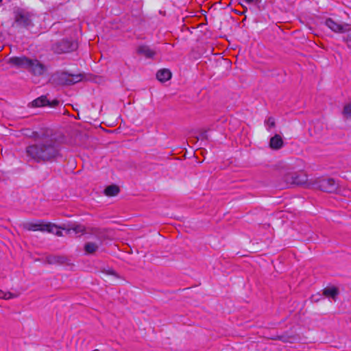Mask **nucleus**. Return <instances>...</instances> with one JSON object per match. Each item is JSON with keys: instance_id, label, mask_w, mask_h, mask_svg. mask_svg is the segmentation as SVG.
<instances>
[{"instance_id": "nucleus-1", "label": "nucleus", "mask_w": 351, "mask_h": 351, "mask_svg": "<svg viewBox=\"0 0 351 351\" xmlns=\"http://www.w3.org/2000/svg\"><path fill=\"white\" fill-rule=\"evenodd\" d=\"M36 141V143L26 149L27 156L36 161H47L55 158L59 154L55 138L50 130L25 133Z\"/></svg>"}, {"instance_id": "nucleus-2", "label": "nucleus", "mask_w": 351, "mask_h": 351, "mask_svg": "<svg viewBox=\"0 0 351 351\" xmlns=\"http://www.w3.org/2000/svg\"><path fill=\"white\" fill-rule=\"evenodd\" d=\"M8 62L16 67L26 69L34 75H43L47 71V66L39 60L25 56L10 58Z\"/></svg>"}, {"instance_id": "nucleus-3", "label": "nucleus", "mask_w": 351, "mask_h": 351, "mask_svg": "<svg viewBox=\"0 0 351 351\" xmlns=\"http://www.w3.org/2000/svg\"><path fill=\"white\" fill-rule=\"evenodd\" d=\"M311 185L315 189H317L326 193H337L338 195L340 193H337L338 183L331 178H318L313 180H311ZM341 195L347 196L348 194H341Z\"/></svg>"}, {"instance_id": "nucleus-4", "label": "nucleus", "mask_w": 351, "mask_h": 351, "mask_svg": "<svg viewBox=\"0 0 351 351\" xmlns=\"http://www.w3.org/2000/svg\"><path fill=\"white\" fill-rule=\"evenodd\" d=\"M284 181L290 185H303L306 184L308 187L311 186V181L308 182V176L304 172H289L284 175Z\"/></svg>"}, {"instance_id": "nucleus-5", "label": "nucleus", "mask_w": 351, "mask_h": 351, "mask_svg": "<svg viewBox=\"0 0 351 351\" xmlns=\"http://www.w3.org/2000/svg\"><path fill=\"white\" fill-rule=\"evenodd\" d=\"M24 228L29 231H47L53 232V229L56 226L51 223H44L43 221L28 222L24 224Z\"/></svg>"}, {"instance_id": "nucleus-6", "label": "nucleus", "mask_w": 351, "mask_h": 351, "mask_svg": "<svg viewBox=\"0 0 351 351\" xmlns=\"http://www.w3.org/2000/svg\"><path fill=\"white\" fill-rule=\"evenodd\" d=\"M83 79L82 74H69L67 73H62L60 75V83L66 85H71L79 82Z\"/></svg>"}, {"instance_id": "nucleus-7", "label": "nucleus", "mask_w": 351, "mask_h": 351, "mask_svg": "<svg viewBox=\"0 0 351 351\" xmlns=\"http://www.w3.org/2000/svg\"><path fill=\"white\" fill-rule=\"evenodd\" d=\"M71 230H73L75 234H97L99 232V229L96 228H86L82 224H73L71 227L67 229V232H70Z\"/></svg>"}, {"instance_id": "nucleus-8", "label": "nucleus", "mask_w": 351, "mask_h": 351, "mask_svg": "<svg viewBox=\"0 0 351 351\" xmlns=\"http://www.w3.org/2000/svg\"><path fill=\"white\" fill-rule=\"evenodd\" d=\"M326 25L331 30L337 33H342L350 30L349 25L339 24L330 19L326 21Z\"/></svg>"}, {"instance_id": "nucleus-9", "label": "nucleus", "mask_w": 351, "mask_h": 351, "mask_svg": "<svg viewBox=\"0 0 351 351\" xmlns=\"http://www.w3.org/2000/svg\"><path fill=\"white\" fill-rule=\"evenodd\" d=\"M283 140L278 134H276L270 139L269 146L273 149H279L283 146Z\"/></svg>"}, {"instance_id": "nucleus-10", "label": "nucleus", "mask_w": 351, "mask_h": 351, "mask_svg": "<svg viewBox=\"0 0 351 351\" xmlns=\"http://www.w3.org/2000/svg\"><path fill=\"white\" fill-rule=\"evenodd\" d=\"M156 77L160 82H166L171 77V73L169 69H161L157 72Z\"/></svg>"}, {"instance_id": "nucleus-11", "label": "nucleus", "mask_w": 351, "mask_h": 351, "mask_svg": "<svg viewBox=\"0 0 351 351\" xmlns=\"http://www.w3.org/2000/svg\"><path fill=\"white\" fill-rule=\"evenodd\" d=\"M119 191L120 189L117 185L112 184L105 189L104 194L106 196H117Z\"/></svg>"}, {"instance_id": "nucleus-12", "label": "nucleus", "mask_w": 351, "mask_h": 351, "mask_svg": "<svg viewBox=\"0 0 351 351\" xmlns=\"http://www.w3.org/2000/svg\"><path fill=\"white\" fill-rule=\"evenodd\" d=\"M99 248L98 244L93 242H88L84 245V250L87 254H94Z\"/></svg>"}, {"instance_id": "nucleus-13", "label": "nucleus", "mask_w": 351, "mask_h": 351, "mask_svg": "<svg viewBox=\"0 0 351 351\" xmlns=\"http://www.w3.org/2000/svg\"><path fill=\"white\" fill-rule=\"evenodd\" d=\"M324 295L326 297H331L333 299H335L337 295L339 293V291L336 287H327L324 289L323 292Z\"/></svg>"}, {"instance_id": "nucleus-14", "label": "nucleus", "mask_w": 351, "mask_h": 351, "mask_svg": "<svg viewBox=\"0 0 351 351\" xmlns=\"http://www.w3.org/2000/svg\"><path fill=\"white\" fill-rule=\"evenodd\" d=\"M48 101L45 97H40L33 101V106L36 107H40L46 106Z\"/></svg>"}, {"instance_id": "nucleus-15", "label": "nucleus", "mask_w": 351, "mask_h": 351, "mask_svg": "<svg viewBox=\"0 0 351 351\" xmlns=\"http://www.w3.org/2000/svg\"><path fill=\"white\" fill-rule=\"evenodd\" d=\"M343 114L347 119H351V103L348 104L344 106Z\"/></svg>"}, {"instance_id": "nucleus-16", "label": "nucleus", "mask_w": 351, "mask_h": 351, "mask_svg": "<svg viewBox=\"0 0 351 351\" xmlns=\"http://www.w3.org/2000/svg\"><path fill=\"white\" fill-rule=\"evenodd\" d=\"M3 299L4 300H10L12 298H16L18 295L16 294L12 293L11 292H4L3 295Z\"/></svg>"}, {"instance_id": "nucleus-17", "label": "nucleus", "mask_w": 351, "mask_h": 351, "mask_svg": "<svg viewBox=\"0 0 351 351\" xmlns=\"http://www.w3.org/2000/svg\"><path fill=\"white\" fill-rule=\"evenodd\" d=\"M141 50L142 52L145 53L147 57H152L154 55V52L146 47H142Z\"/></svg>"}, {"instance_id": "nucleus-18", "label": "nucleus", "mask_w": 351, "mask_h": 351, "mask_svg": "<svg viewBox=\"0 0 351 351\" xmlns=\"http://www.w3.org/2000/svg\"><path fill=\"white\" fill-rule=\"evenodd\" d=\"M266 124L269 128L274 127V125H275L274 119L273 117L268 118L267 120L266 121Z\"/></svg>"}, {"instance_id": "nucleus-19", "label": "nucleus", "mask_w": 351, "mask_h": 351, "mask_svg": "<svg viewBox=\"0 0 351 351\" xmlns=\"http://www.w3.org/2000/svg\"><path fill=\"white\" fill-rule=\"evenodd\" d=\"M73 47L71 46H68V47H62L60 50L62 52H69L71 50H73Z\"/></svg>"}, {"instance_id": "nucleus-20", "label": "nucleus", "mask_w": 351, "mask_h": 351, "mask_svg": "<svg viewBox=\"0 0 351 351\" xmlns=\"http://www.w3.org/2000/svg\"><path fill=\"white\" fill-rule=\"evenodd\" d=\"M57 236L61 237L62 235V232L58 230V227L56 226V228L53 229V232Z\"/></svg>"}, {"instance_id": "nucleus-21", "label": "nucleus", "mask_w": 351, "mask_h": 351, "mask_svg": "<svg viewBox=\"0 0 351 351\" xmlns=\"http://www.w3.org/2000/svg\"><path fill=\"white\" fill-rule=\"evenodd\" d=\"M207 138H208L207 132H202L200 134L199 137H198V139L203 140V139H207Z\"/></svg>"}, {"instance_id": "nucleus-22", "label": "nucleus", "mask_w": 351, "mask_h": 351, "mask_svg": "<svg viewBox=\"0 0 351 351\" xmlns=\"http://www.w3.org/2000/svg\"><path fill=\"white\" fill-rule=\"evenodd\" d=\"M50 263H56V262H59V260L57 259V258L56 257H53L51 259H49L48 261Z\"/></svg>"}, {"instance_id": "nucleus-23", "label": "nucleus", "mask_w": 351, "mask_h": 351, "mask_svg": "<svg viewBox=\"0 0 351 351\" xmlns=\"http://www.w3.org/2000/svg\"><path fill=\"white\" fill-rule=\"evenodd\" d=\"M243 2L246 3H251L255 1V0H242Z\"/></svg>"}, {"instance_id": "nucleus-24", "label": "nucleus", "mask_w": 351, "mask_h": 351, "mask_svg": "<svg viewBox=\"0 0 351 351\" xmlns=\"http://www.w3.org/2000/svg\"><path fill=\"white\" fill-rule=\"evenodd\" d=\"M4 291L0 290V298L3 299Z\"/></svg>"}, {"instance_id": "nucleus-25", "label": "nucleus", "mask_w": 351, "mask_h": 351, "mask_svg": "<svg viewBox=\"0 0 351 351\" xmlns=\"http://www.w3.org/2000/svg\"><path fill=\"white\" fill-rule=\"evenodd\" d=\"M347 42H348V46L350 47V43H351V38H348V39H347Z\"/></svg>"}, {"instance_id": "nucleus-26", "label": "nucleus", "mask_w": 351, "mask_h": 351, "mask_svg": "<svg viewBox=\"0 0 351 351\" xmlns=\"http://www.w3.org/2000/svg\"><path fill=\"white\" fill-rule=\"evenodd\" d=\"M2 0H0V1H1Z\"/></svg>"}]
</instances>
